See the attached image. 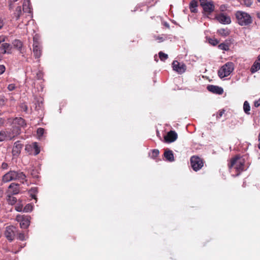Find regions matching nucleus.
<instances>
[{
  "label": "nucleus",
  "instance_id": "48",
  "mask_svg": "<svg viewBox=\"0 0 260 260\" xmlns=\"http://www.w3.org/2000/svg\"><path fill=\"white\" fill-rule=\"evenodd\" d=\"M4 24L3 20L0 19V29L3 27Z\"/></svg>",
  "mask_w": 260,
  "mask_h": 260
},
{
  "label": "nucleus",
  "instance_id": "2",
  "mask_svg": "<svg viewBox=\"0 0 260 260\" xmlns=\"http://www.w3.org/2000/svg\"><path fill=\"white\" fill-rule=\"evenodd\" d=\"M235 17L237 23L241 26H246L252 23L253 19L252 17L248 13L242 11H238L235 13Z\"/></svg>",
  "mask_w": 260,
  "mask_h": 260
},
{
  "label": "nucleus",
  "instance_id": "54",
  "mask_svg": "<svg viewBox=\"0 0 260 260\" xmlns=\"http://www.w3.org/2000/svg\"><path fill=\"white\" fill-rule=\"evenodd\" d=\"M31 197H32V198H34V199L36 198V196L35 195L31 194Z\"/></svg>",
  "mask_w": 260,
  "mask_h": 260
},
{
  "label": "nucleus",
  "instance_id": "42",
  "mask_svg": "<svg viewBox=\"0 0 260 260\" xmlns=\"http://www.w3.org/2000/svg\"><path fill=\"white\" fill-rule=\"evenodd\" d=\"M6 38V37L5 36H0V44L1 43L4 42L5 41Z\"/></svg>",
  "mask_w": 260,
  "mask_h": 260
},
{
  "label": "nucleus",
  "instance_id": "31",
  "mask_svg": "<svg viewBox=\"0 0 260 260\" xmlns=\"http://www.w3.org/2000/svg\"><path fill=\"white\" fill-rule=\"evenodd\" d=\"M44 132H45V129L43 128L40 127V128H38L37 133V135L40 139V137H41L43 136V135L44 134Z\"/></svg>",
  "mask_w": 260,
  "mask_h": 260
},
{
  "label": "nucleus",
  "instance_id": "55",
  "mask_svg": "<svg viewBox=\"0 0 260 260\" xmlns=\"http://www.w3.org/2000/svg\"><path fill=\"white\" fill-rule=\"evenodd\" d=\"M258 148L260 149V142L258 145Z\"/></svg>",
  "mask_w": 260,
  "mask_h": 260
},
{
  "label": "nucleus",
  "instance_id": "41",
  "mask_svg": "<svg viewBox=\"0 0 260 260\" xmlns=\"http://www.w3.org/2000/svg\"><path fill=\"white\" fill-rule=\"evenodd\" d=\"M5 69V67L4 65H0V75L4 73Z\"/></svg>",
  "mask_w": 260,
  "mask_h": 260
},
{
  "label": "nucleus",
  "instance_id": "38",
  "mask_svg": "<svg viewBox=\"0 0 260 260\" xmlns=\"http://www.w3.org/2000/svg\"><path fill=\"white\" fill-rule=\"evenodd\" d=\"M209 43L213 46H215L218 44L219 42L217 40L211 39L209 40Z\"/></svg>",
  "mask_w": 260,
  "mask_h": 260
},
{
  "label": "nucleus",
  "instance_id": "28",
  "mask_svg": "<svg viewBox=\"0 0 260 260\" xmlns=\"http://www.w3.org/2000/svg\"><path fill=\"white\" fill-rule=\"evenodd\" d=\"M32 148L35 150L34 154L35 155H38L40 153V148L38 146L37 142H35V143H32Z\"/></svg>",
  "mask_w": 260,
  "mask_h": 260
},
{
  "label": "nucleus",
  "instance_id": "8",
  "mask_svg": "<svg viewBox=\"0 0 260 260\" xmlns=\"http://www.w3.org/2000/svg\"><path fill=\"white\" fill-rule=\"evenodd\" d=\"M16 220L20 222V225L22 229H27L30 224V217L25 215H18Z\"/></svg>",
  "mask_w": 260,
  "mask_h": 260
},
{
  "label": "nucleus",
  "instance_id": "20",
  "mask_svg": "<svg viewBox=\"0 0 260 260\" xmlns=\"http://www.w3.org/2000/svg\"><path fill=\"white\" fill-rule=\"evenodd\" d=\"M260 69V54L258 56L257 60L254 62L250 69L252 73L257 72Z\"/></svg>",
  "mask_w": 260,
  "mask_h": 260
},
{
  "label": "nucleus",
  "instance_id": "5",
  "mask_svg": "<svg viewBox=\"0 0 260 260\" xmlns=\"http://www.w3.org/2000/svg\"><path fill=\"white\" fill-rule=\"evenodd\" d=\"M190 164L192 169L197 172L203 167L204 161L200 157L193 155L190 158Z\"/></svg>",
  "mask_w": 260,
  "mask_h": 260
},
{
  "label": "nucleus",
  "instance_id": "35",
  "mask_svg": "<svg viewBox=\"0 0 260 260\" xmlns=\"http://www.w3.org/2000/svg\"><path fill=\"white\" fill-rule=\"evenodd\" d=\"M20 110L22 111L27 112V106L25 103H22L20 105Z\"/></svg>",
  "mask_w": 260,
  "mask_h": 260
},
{
  "label": "nucleus",
  "instance_id": "3",
  "mask_svg": "<svg viewBox=\"0 0 260 260\" xmlns=\"http://www.w3.org/2000/svg\"><path fill=\"white\" fill-rule=\"evenodd\" d=\"M245 158L239 155H236L231 160V163L229 165L230 169L234 168L236 169L238 174L245 170Z\"/></svg>",
  "mask_w": 260,
  "mask_h": 260
},
{
  "label": "nucleus",
  "instance_id": "13",
  "mask_svg": "<svg viewBox=\"0 0 260 260\" xmlns=\"http://www.w3.org/2000/svg\"><path fill=\"white\" fill-rule=\"evenodd\" d=\"M19 185L17 183H12L8 187V194L16 195L19 193Z\"/></svg>",
  "mask_w": 260,
  "mask_h": 260
},
{
  "label": "nucleus",
  "instance_id": "36",
  "mask_svg": "<svg viewBox=\"0 0 260 260\" xmlns=\"http://www.w3.org/2000/svg\"><path fill=\"white\" fill-rule=\"evenodd\" d=\"M23 209V205L20 203H18L15 206V210L18 212L22 211Z\"/></svg>",
  "mask_w": 260,
  "mask_h": 260
},
{
  "label": "nucleus",
  "instance_id": "46",
  "mask_svg": "<svg viewBox=\"0 0 260 260\" xmlns=\"http://www.w3.org/2000/svg\"><path fill=\"white\" fill-rule=\"evenodd\" d=\"M4 123H5V119L2 118H0V125H3Z\"/></svg>",
  "mask_w": 260,
  "mask_h": 260
},
{
  "label": "nucleus",
  "instance_id": "52",
  "mask_svg": "<svg viewBox=\"0 0 260 260\" xmlns=\"http://www.w3.org/2000/svg\"><path fill=\"white\" fill-rule=\"evenodd\" d=\"M31 147V146H26L25 148V150H27V149L30 148Z\"/></svg>",
  "mask_w": 260,
  "mask_h": 260
},
{
  "label": "nucleus",
  "instance_id": "10",
  "mask_svg": "<svg viewBox=\"0 0 260 260\" xmlns=\"http://www.w3.org/2000/svg\"><path fill=\"white\" fill-rule=\"evenodd\" d=\"M172 67L173 70L180 74L184 73L186 70V67L184 63H180L177 60L173 62Z\"/></svg>",
  "mask_w": 260,
  "mask_h": 260
},
{
  "label": "nucleus",
  "instance_id": "4",
  "mask_svg": "<svg viewBox=\"0 0 260 260\" xmlns=\"http://www.w3.org/2000/svg\"><path fill=\"white\" fill-rule=\"evenodd\" d=\"M234 70V64L232 62H228L218 71V75L220 78L229 76Z\"/></svg>",
  "mask_w": 260,
  "mask_h": 260
},
{
  "label": "nucleus",
  "instance_id": "56",
  "mask_svg": "<svg viewBox=\"0 0 260 260\" xmlns=\"http://www.w3.org/2000/svg\"><path fill=\"white\" fill-rule=\"evenodd\" d=\"M2 58V56H1V55L0 54V61L1 60Z\"/></svg>",
  "mask_w": 260,
  "mask_h": 260
},
{
  "label": "nucleus",
  "instance_id": "33",
  "mask_svg": "<svg viewBox=\"0 0 260 260\" xmlns=\"http://www.w3.org/2000/svg\"><path fill=\"white\" fill-rule=\"evenodd\" d=\"M241 3L244 4L247 7H250L252 4V0H242Z\"/></svg>",
  "mask_w": 260,
  "mask_h": 260
},
{
  "label": "nucleus",
  "instance_id": "17",
  "mask_svg": "<svg viewBox=\"0 0 260 260\" xmlns=\"http://www.w3.org/2000/svg\"><path fill=\"white\" fill-rule=\"evenodd\" d=\"M12 49V46L7 43H3L0 46V52L2 54H10L11 53V50Z\"/></svg>",
  "mask_w": 260,
  "mask_h": 260
},
{
  "label": "nucleus",
  "instance_id": "45",
  "mask_svg": "<svg viewBox=\"0 0 260 260\" xmlns=\"http://www.w3.org/2000/svg\"><path fill=\"white\" fill-rule=\"evenodd\" d=\"M2 168L4 169H6L8 168V164L5 162H3L2 165Z\"/></svg>",
  "mask_w": 260,
  "mask_h": 260
},
{
  "label": "nucleus",
  "instance_id": "39",
  "mask_svg": "<svg viewBox=\"0 0 260 260\" xmlns=\"http://www.w3.org/2000/svg\"><path fill=\"white\" fill-rule=\"evenodd\" d=\"M18 238L21 241L25 240V235L23 233H19L18 236Z\"/></svg>",
  "mask_w": 260,
  "mask_h": 260
},
{
  "label": "nucleus",
  "instance_id": "6",
  "mask_svg": "<svg viewBox=\"0 0 260 260\" xmlns=\"http://www.w3.org/2000/svg\"><path fill=\"white\" fill-rule=\"evenodd\" d=\"M204 11L207 14L211 13L214 10V5L212 0H199Z\"/></svg>",
  "mask_w": 260,
  "mask_h": 260
},
{
  "label": "nucleus",
  "instance_id": "50",
  "mask_svg": "<svg viewBox=\"0 0 260 260\" xmlns=\"http://www.w3.org/2000/svg\"><path fill=\"white\" fill-rule=\"evenodd\" d=\"M3 194V191L2 189H0V198L2 197Z\"/></svg>",
  "mask_w": 260,
  "mask_h": 260
},
{
  "label": "nucleus",
  "instance_id": "22",
  "mask_svg": "<svg viewBox=\"0 0 260 260\" xmlns=\"http://www.w3.org/2000/svg\"><path fill=\"white\" fill-rule=\"evenodd\" d=\"M225 110L224 109H220L218 110V111L216 113V114H213V116H215L216 119L219 120L220 119L223 115L225 116Z\"/></svg>",
  "mask_w": 260,
  "mask_h": 260
},
{
  "label": "nucleus",
  "instance_id": "1",
  "mask_svg": "<svg viewBox=\"0 0 260 260\" xmlns=\"http://www.w3.org/2000/svg\"><path fill=\"white\" fill-rule=\"evenodd\" d=\"M25 174L20 171H10L3 176L2 181L4 183L8 182L12 180H19L22 183L26 181Z\"/></svg>",
  "mask_w": 260,
  "mask_h": 260
},
{
  "label": "nucleus",
  "instance_id": "21",
  "mask_svg": "<svg viewBox=\"0 0 260 260\" xmlns=\"http://www.w3.org/2000/svg\"><path fill=\"white\" fill-rule=\"evenodd\" d=\"M11 194H7L6 197V200L8 204L10 205H14L17 202V199L16 197L13 196Z\"/></svg>",
  "mask_w": 260,
  "mask_h": 260
},
{
  "label": "nucleus",
  "instance_id": "49",
  "mask_svg": "<svg viewBox=\"0 0 260 260\" xmlns=\"http://www.w3.org/2000/svg\"><path fill=\"white\" fill-rule=\"evenodd\" d=\"M256 16L260 19V11H257L256 13Z\"/></svg>",
  "mask_w": 260,
  "mask_h": 260
},
{
  "label": "nucleus",
  "instance_id": "40",
  "mask_svg": "<svg viewBox=\"0 0 260 260\" xmlns=\"http://www.w3.org/2000/svg\"><path fill=\"white\" fill-rule=\"evenodd\" d=\"M16 86L14 84H10L8 86V89L10 91H12L15 88Z\"/></svg>",
  "mask_w": 260,
  "mask_h": 260
},
{
  "label": "nucleus",
  "instance_id": "25",
  "mask_svg": "<svg viewBox=\"0 0 260 260\" xmlns=\"http://www.w3.org/2000/svg\"><path fill=\"white\" fill-rule=\"evenodd\" d=\"M218 32L221 36H227L230 34V30L227 28H221L218 30Z\"/></svg>",
  "mask_w": 260,
  "mask_h": 260
},
{
  "label": "nucleus",
  "instance_id": "53",
  "mask_svg": "<svg viewBox=\"0 0 260 260\" xmlns=\"http://www.w3.org/2000/svg\"><path fill=\"white\" fill-rule=\"evenodd\" d=\"M18 1V0H10V2L15 3V2H16Z\"/></svg>",
  "mask_w": 260,
  "mask_h": 260
},
{
  "label": "nucleus",
  "instance_id": "23",
  "mask_svg": "<svg viewBox=\"0 0 260 260\" xmlns=\"http://www.w3.org/2000/svg\"><path fill=\"white\" fill-rule=\"evenodd\" d=\"M23 10L25 13H31V10L29 7V2H24L23 4Z\"/></svg>",
  "mask_w": 260,
  "mask_h": 260
},
{
  "label": "nucleus",
  "instance_id": "44",
  "mask_svg": "<svg viewBox=\"0 0 260 260\" xmlns=\"http://www.w3.org/2000/svg\"><path fill=\"white\" fill-rule=\"evenodd\" d=\"M13 3L14 2H10V0H9V9H12L13 8Z\"/></svg>",
  "mask_w": 260,
  "mask_h": 260
},
{
  "label": "nucleus",
  "instance_id": "47",
  "mask_svg": "<svg viewBox=\"0 0 260 260\" xmlns=\"http://www.w3.org/2000/svg\"><path fill=\"white\" fill-rule=\"evenodd\" d=\"M190 11L191 12H193V13H196L197 12V8H190Z\"/></svg>",
  "mask_w": 260,
  "mask_h": 260
},
{
  "label": "nucleus",
  "instance_id": "51",
  "mask_svg": "<svg viewBox=\"0 0 260 260\" xmlns=\"http://www.w3.org/2000/svg\"><path fill=\"white\" fill-rule=\"evenodd\" d=\"M37 76L39 78H40L41 77V73L40 74H37Z\"/></svg>",
  "mask_w": 260,
  "mask_h": 260
},
{
  "label": "nucleus",
  "instance_id": "9",
  "mask_svg": "<svg viewBox=\"0 0 260 260\" xmlns=\"http://www.w3.org/2000/svg\"><path fill=\"white\" fill-rule=\"evenodd\" d=\"M16 229L14 226L9 225L6 228L4 235L9 241H12L15 238Z\"/></svg>",
  "mask_w": 260,
  "mask_h": 260
},
{
  "label": "nucleus",
  "instance_id": "16",
  "mask_svg": "<svg viewBox=\"0 0 260 260\" xmlns=\"http://www.w3.org/2000/svg\"><path fill=\"white\" fill-rule=\"evenodd\" d=\"M207 89L213 93L218 94H221L223 92V90L222 88L219 87L218 86L210 85L207 86Z\"/></svg>",
  "mask_w": 260,
  "mask_h": 260
},
{
  "label": "nucleus",
  "instance_id": "37",
  "mask_svg": "<svg viewBox=\"0 0 260 260\" xmlns=\"http://www.w3.org/2000/svg\"><path fill=\"white\" fill-rule=\"evenodd\" d=\"M198 6V2L196 0H192L190 4V8H197Z\"/></svg>",
  "mask_w": 260,
  "mask_h": 260
},
{
  "label": "nucleus",
  "instance_id": "30",
  "mask_svg": "<svg viewBox=\"0 0 260 260\" xmlns=\"http://www.w3.org/2000/svg\"><path fill=\"white\" fill-rule=\"evenodd\" d=\"M218 48L221 50L227 51L229 49V46L227 44L221 43L218 45Z\"/></svg>",
  "mask_w": 260,
  "mask_h": 260
},
{
  "label": "nucleus",
  "instance_id": "29",
  "mask_svg": "<svg viewBox=\"0 0 260 260\" xmlns=\"http://www.w3.org/2000/svg\"><path fill=\"white\" fill-rule=\"evenodd\" d=\"M159 153V151L158 149H153L152 150L151 156L152 158L155 159L158 156Z\"/></svg>",
  "mask_w": 260,
  "mask_h": 260
},
{
  "label": "nucleus",
  "instance_id": "12",
  "mask_svg": "<svg viewBox=\"0 0 260 260\" xmlns=\"http://www.w3.org/2000/svg\"><path fill=\"white\" fill-rule=\"evenodd\" d=\"M178 138L177 134L175 131H170L167 135L164 137V140L167 143H172L175 141Z\"/></svg>",
  "mask_w": 260,
  "mask_h": 260
},
{
  "label": "nucleus",
  "instance_id": "7",
  "mask_svg": "<svg viewBox=\"0 0 260 260\" xmlns=\"http://www.w3.org/2000/svg\"><path fill=\"white\" fill-rule=\"evenodd\" d=\"M19 134V129H18L16 132H14V129L11 132L7 131H1L0 132V142H2L6 139L12 140L16 136Z\"/></svg>",
  "mask_w": 260,
  "mask_h": 260
},
{
  "label": "nucleus",
  "instance_id": "24",
  "mask_svg": "<svg viewBox=\"0 0 260 260\" xmlns=\"http://www.w3.org/2000/svg\"><path fill=\"white\" fill-rule=\"evenodd\" d=\"M22 14V10L20 6H18L14 13V16L16 20H18Z\"/></svg>",
  "mask_w": 260,
  "mask_h": 260
},
{
  "label": "nucleus",
  "instance_id": "27",
  "mask_svg": "<svg viewBox=\"0 0 260 260\" xmlns=\"http://www.w3.org/2000/svg\"><path fill=\"white\" fill-rule=\"evenodd\" d=\"M13 44L14 46L19 50H20V49H21V48L22 47V44L21 42L19 40H15L13 42Z\"/></svg>",
  "mask_w": 260,
  "mask_h": 260
},
{
  "label": "nucleus",
  "instance_id": "43",
  "mask_svg": "<svg viewBox=\"0 0 260 260\" xmlns=\"http://www.w3.org/2000/svg\"><path fill=\"white\" fill-rule=\"evenodd\" d=\"M260 105V99L258 100L255 101L254 102V106L255 107H258Z\"/></svg>",
  "mask_w": 260,
  "mask_h": 260
},
{
  "label": "nucleus",
  "instance_id": "15",
  "mask_svg": "<svg viewBox=\"0 0 260 260\" xmlns=\"http://www.w3.org/2000/svg\"><path fill=\"white\" fill-rule=\"evenodd\" d=\"M216 19L219 22L223 24H230L231 22L230 17L224 14L218 15L216 16Z\"/></svg>",
  "mask_w": 260,
  "mask_h": 260
},
{
  "label": "nucleus",
  "instance_id": "26",
  "mask_svg": "<svg viewBox=\"0 0 260 260\" xmlns=\"http://www.w3.org/2000/svg\"><path fill=\"white\" fill-rule=\"evenodd\" d=\"M243 109L244 112L247 114H250V107L247 101H245L243 105Z\"/></svg>",
  "mask_w": 260,
  "mask_h": 260
},
{
  "label": "nucleus",
  "instance_id": "57",
  "mask_svg": "<svg viewBox=\"0 0 260 260\" xmlns=\"http://www.w3.org/2000/svg\"><path fill=\"white\" fill-rule=\"evenodd\" d=\"M36 190V188L31 189V191Z\"/></svg>",
  "mask_w": 260,
  "mask_h": 260
},
{
  "label": "nucleus",
  "instance_id": "58",
  "mask_svg": "<svg viewBox=\"0 0 260 260\" xmlns=\"http://www.w3.org/2000/svg\"><path fill=\"white\" fill-rule=\"evenodd\" d=\"M257 1L260 3V0H257Z\"/></svg>",
  "mask_w": 260,
  "mask_h": 260
},
{
  "label": "nucleus",
  "instance_id": "14",
  "mask_svg": "<svg viewBox=\"0 0 260 260\" xmlns=\"http://www.w3.org/2000/svg\"><path fill=\"white\" fill-rule=\"evenodd\" d=\"M33 52L34 54V56L36 58H39L41 56V47L38 42L35 41L33 44Z\"/></svg>",
  "mask_w": 260,
  "mask_h": 260
},
{
  "label": "nucleus",
  "instance_id": "19",
  "mask_svg": "<svg viewBox=\"0 0 260 260\" xmlns=\"http://www.w3.org/2000/svg\"><path fill=\"white\" fill-rule=\"evenodd\" d=\"M164 156L167 161L172 162L174 160V157L173 151L168 148L165 150Z\"/></svg>",
  "mask_w": 260,
  "mask_h": 260
},
{
  "label": "nucleus",
  "instance_id": "18",
  "mask_svg": "<svg viewBox=\"0 0 260 260\" xmlns=\"http://www.w3.org/2000/svg\"><path fill=\"white\" fill-rule=\"evenodd\" d=\"M22 147L23 145L19 141L16 142L12 149L13 155H18L21 152Z\"/></svg>",
  "mask_w": 260,
  "mask_h": 260
},
{
  "label": "nucleus",
  "instance_id": "11",
  "mask_svg": "<svg viewBox=\"0 0 260 260\" xmlns=\"http://www.w3.org/2000/svg\"><path fill=\"white\" fill-rule=\"evenodd\" d=\"M13 123L14 125H17V126L16 128H13L14 132H16L17 129H19V134L20 133V128L25 127L26 126V123L25 120L21 117H16L13 119Z\"/></svg>",
  "mask_w": 260,
  "mask_h": 260
},
{
  "label": "nucleus",
  "instance_id": "32",
  "mask_svg": "<svg viewBox=\"0 0 260 260\" xmlns=\"http://www.w3.org/2000/svg\"><path fill=\"white\" fill-rule=\"evenodd\" d=\"M159 57L161 60L164 61L168 58V56L167 54H165V53H163L162 52H159Z\"/></svg>",
  "mask_w": 260,
  "mask_h": 260
},
{
  "label": "nucleus",
  "instance_id": "34",
  "mask_svg": "<svg viewBox=\"0 0 260 260\" xmlns=\"http://www.w3.org/2000/svg\"><path fill=\"white\" fill-rule=\"evenodd\" d=\"M32 209V206L30 204H28L24 207V208L23 209V211L25 212H28L31 211Z\"/></svg>",
  "mask_w": 260,
  "mask_h": 260
}]
</instances>
